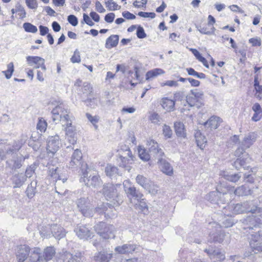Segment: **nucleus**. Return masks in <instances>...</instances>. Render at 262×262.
Wrapping results in <instances>:
<instances>
[{
	"mask_svg": "<svg viewBox=\"0 0 262 262\" xmlns=\"http://www.w3.org/2000/svg\"><path fill=\"white\" fill-rule=\"evenodd\" d=\"M121 190V185L120 184H107L104 185L103 188V193L106 199L110 201L112 204L103 203L104 204H108L106 206L104 213L105 215L109 217H112L114 214H112L108 212V208L111 210V206L115 207L121 205L123 202L122 196L120 194Z\"/></svg>",
	"mask_w": 262,
	"mask_h": 262,
	"instance_id": "nucleus-1",
	"label": "nucleus"
},
{
	"mask_svg": "<svg viewBox=\"0 0 262 262\" xmlns=\"http://www.w3.org/2000/svg\"><path fill=\"white\" fill-rule=\"evenodd\" d=\"M51 113L52 120L55 123L60 122L62 126H65L66 124H72L71 117L69 115L70 111L63 103L58 102Z\"/></svg>",
	"mask_w": 262,
	"mask_h": 262,
	"instance_id": "nucleus-2",
	"label": "nucleus"
},
{
	"mask_svg": "<svg viewBox=\"0 0 262 262\" xmlns=\"http://www.w3.org/2000/svg\"><path fill=\"white\" fill-rule=\"evenodd\" d=\"M76 204L79 210L84 216L86 217L93 216L95 212H98L99 214L104 213L106 206L108 205V204H101L94 209L88 198H81L78 199Z\"/></svg>",
	"mask_w": 262,
	"mask_h": 262,
	"instance_id": "nucleus-3",
	"label": "nucleus"
},
{
	"mask_svg": "<svg viewBox=\"0 0 262 262\" xmlns=\"http://www.w3.org/2000/svg\"><path fill=\"white\" fill-rule=\"evenodd\" d=\"M55 254V250L53 247H47L43 252L44 258L40 255V249L34 248L31 250L29 256V262H47L52 259Z\"/></svg>",
	"mask_w": 262,
	"mask_h": 262,
	"instance_id": "nucleus-4",
	"label": "nucleus"
},
{
	"mask_svg": "<svg viewBox=\"0 0 262 262\" xmlns=\"http://www.w3.org/2000/svg\"><path fill=\"white\" fill-rule=\"evenodd\" d=\"M95 231L103 238H114V227L112 225H107L104 222H100L95 227Z\"/></svg>",
	"mask_w": 262,
	"mask_h": 262,
	"instance_id": "nucleus-5",
	"label": "nucleus"
},
{
	"mask_svg": "<svg viewBox=\"0 0 262 262\" xmlns=\"http://www.w3.org/2000/svg\"><path fill=\"white\" fill-rule=\"evenodd\" d=\"M120 156L118 159V162L120 166L126 168L128 171L131 169L130 164H132L135 160V157L133 156L131 150L127 148L125 150L120 151Z\"/></svg>",
	"mask_w": 262,
	"mask_h": 262,
	"instance_id": "nucleus-6",
	"label": "nucleus"
},
{
	"mask_svg": "<svg viewBox=\"0 0 262 262\" xmlns=\"http://www.w3.org/2000/svg\"><path fill=\"white\" fill-rule=\"evenodd\" d=\"M123 186L130 203L133 204L136 201L139 202L143 198V195L141 193L137 191L135 187L130 186L129 181H125Z\"/></svg>",
	"mask_w": 262,
	"mask_h": 262,
	"instance_id": "nucleus-7",
	"label": "nucleus"
},
{
	"mask_svg": "<svg viewBox=\"0 0 262 262\" xmlns=\"http://www.w3.org/2000/svg\"><path fill=\"white\" fill-rule=\"evenodd\" d=\"M222 211L224 215L222 217V220H220V224L215 222L210 223V225L212 227L216 229L220 228L221 227L229 228L232 227L236 222L232 217L233 215L230 212V210L227 211L223 209Z\"/></svg>",
	"mask_w": 262,
	"mask_h": 262,
	"instance_id": "nucleus-8",
	"label": "nucleus"
},
{
	"mask_svg": "<svg viewBox=\"0 0 262 262\" xmlns=\"http://www.w3.org/2000/svg\"><path fill=\"white\" fill-rule=\"evenodd\" d=\"M181 104L183 106L181 108L182 112L186 110L189 111L192 107L195 106L199 108L204 105L202 101H199L190 93L186 96L185 100H181Z\"/></svg>",
	"mask_w": 262,
	"mask_h": 262,
	"instance_id": "nucleus-9",
	"label": "nucleus"
},
{
	"mask_svg": "<svg viewBox=\"0 0 262 262\" xmlns=\"http://www.w3.org/2000/svg\"><path fill=\"white\" fill-rule=\"evenodd\" d=\"M244 230L249 229L251 231L249 233L252 236H253V232L252 230L254 227H256L258 225L262 224V216L260 215L259 217L252 215L249 216L245 219L243 222Z\"/></svg>",
	"mask_w": 262,
	"mask_h": 262,
	"instance_id": "nucleus-10",
	"label": "nucleus"
},
{
	"mask_svg": "<svg viewBox=\"0 0 262 262\" xmlns=\"http://www.w3.org/2000/svg\"><path fill=\"white\" fill-rule=\"evenodd\" d=\"M146 145L151 155H152L155 159H158L164 156V153L162 149L160 148L158 143L153 139H148L147 141Z\"/></svg>",
	"mask_w": 262,
	"mask_h": 262,
	"instance_id": "nucleus-11",
	"label": "nucleus"
},
{
	"mask_svg": "<svg viewBox=\"0 0 262 262\" xmlns=\"http://www.w3.org/2000/svg\"><path fill=\"white\" fill-rule=\"evenodd\" d=\"M254 190L250 189L249 187L246 185H242L236 189H234V187H228L227 193L228 194H234L238 196L249 195L253 194Z\"/></svg>",
	"mask_w": 262,
	"mask_h": 262,
	"instance_id": "nucleus-12",
	"label": "nucleus"
},
{
	"mask_svg": "<svg viewBox=\"0 0 262 262\" xmlns=\"http://www.w3.org/2000/svg\"><path fill=\"white\" fill-rule=\"evenodd\" d=\"M60 145L59 137L58 135L48 138L47 150L48 152L55 154L59 149Z\"/></svg>",
	"mask_w": 262,
	"mask_h": 262,
	"instance_id": "nucleus-13",
	"label": "nucleus"
},
{
	"mask_svg": "<svg viewBox=\"0 0 262 262\" xmlns=\"http://www.w3.org/2000/svg\"><path fill=\"white\" fill-rule=\"evenodd\" d=\"M27 64L30 66L35 65V68H41L42 71L46 72L47 69L45 64V59L39 56H29L26 57Z\"/></svg>",
	"mask_w": 262,
	"mask_h": 262,
	"instance_id": "nucleus-14",
	"label": "nucleus"
},
{
	"mask_svg": "<svg viewBox=\"0 0 262 262\" xmlns=\"http://www.w3.org/2000/svg\"><path fill=\"white\" fill-rule=\"evenodd\" d=\"M57 262H82V260L80 256L73 255L70 252L63 251L62 253L59 254Z\"/></svg>",
	"mask_w": 262,
	"mask_h": 262,
	"instance_id": "nucleus-15",
	"label": "nucleus"
},
{
	"mask_svg": "<svg viewBox=\"0 0 262 262\" xmlns=\"http://www.w3.org/2000/svg\"><path fill=\"white\" fill-rule=\"evenodd\" d=\"M66 132V139L68 142L72 145L75 144L77 141L76 129L75 126L71 125L66 124L63 126Z\"/></svg>",
	"mask_w": 262,
	"mask_h": 262,
	"instance_id": "nucleus-16",
	"label": "nucleus"
},
{
	"mask_svg": "<svg viewBox=\"0 0 262 262\" xmlns=\"http://www.w3.org/2000/svg\"><path fill=\"white\" fill-rule=\"evenodd\" d=\"M157 160L160 170L168 176H172L173 174V168L171 165L163 157H160Z\"/></svg>",
	"mask_w": 262,
	"mask_h": 262,
	"instance_id": "nucleus-17",
	"label": "nucleus"
},
{
	"mask_svg": "<svg viewBox=\"0 0 262 262\" xmlns=\"http://www.w3.org/2000/svg\"><path fill=\"white\" fill-rule=\"evenodd\" d=\"M83 181L88 187L97 188L99 187L102 184V182L98 176H90L89 178H86L87 176L86 171L83 172Z\"/></svg>",
	"mask_w": 262,
	"mask_h": 262,
	"instance_id": "nucleus-18",
	"label": "nucleus"
},
{
	"mask_svg": "<svg viewBox=\"0 0 262 262\" xmlns=\"http://www.w3.org/2000/svg\"><path fill=\"white\" fill-rule=\"evenodd\" d=\"M76 234L81 239L86 240L93 236V233L85 226H77L74 230Z\"/></svg>",
	"mask_w": 262,
	"mask_h": 262,
	"instance_id": "nucleus-19",
	"label": "nucleus"
},
{
	"mask_svg": "<svg viewBox=\"0 0 262 262\" xmlns=\"http://www.w3.org/2000/svg\"><path fill=\"white\" fill-rule=\"evenodd\" d=\"M82 154L80 150L76 149L73 153L69 163V167L75 168L81 164Z\"/></svg>",
	"mask_w": 262,
	"mask_h": 262,
	"instance_id": "nucleus-20",
	"label": "nucleus"
},
{
	"mask_svg": "<svg viewBox=\"0 0 262 262\" xmlns=\"http://www.w3.org/2000/svg\"><path fill=\"white\" fill-rule=\"evenodd\" d=\"M48 174L50 177L52 178L56 183L57 181H61L62 183H65L67 180V177L62 174H59V168L55 166H52L49 167Z\"/></svg>",
	"mask_w": 262,
	"mask_h": 262,
	"instance_id": "nucleus-21",
	"label": "nucleus"
},
{
	"mask_svg": "<svg viewBox=\"0 0 262 262\" xmlns=\"http://www.w3.org/2000/svg\"><path fill=\"white\" fill-rule=\"evenodd\" d=\"M30 249L28 246L24 245L18 247L16 257L19 262H24L28 257L29 253L31 254Z\"/></svg>",
	"mask_w": 262,
	"mask_h": 262,
	"instance_id": "nucleus-22",
	"label": "nucleus"
},
{
	"mask_svg": "<svg viewBox=\"0 0 262 262\" xmlns=\"http://www.w3.org/2000/svg\"><path fill=\"white\" fill-rule=\"evenodd\" d=\"M228 196V193H223L219 192L218 189L217 191H212L208 194L207 199L212 203L219 204V201H221L222 198H225Z\"/></svg>",
	"mask_w": 262,
	"mask_h": 262,
	"instance_id": "nucleus-23",
	"label": "nucleus"
},
{
	"mask_svg": "<svg viewBox=\"0 0 262 262\" xmlns=\"http://www.w3.org/2000/svg\"><path fill=\"white\" fill-rule=\"evenodd\" d=\"M243 208H245V205H243V203L227 204L223 207L224 210H230L232 215L244 213Z\"/></svg>",
	"mask_w": 262,
	"mask_h": 262,
	"instance_id": "nucleus-24",
	"label": "nucleus"
},
{
	"mask_svg": "<svg viewBox=\"0 0 262 262\" xmlns=\"http://www.w3.org/2000/svg\"><path fill=\"white\" fill-rule=\"evenodd\" d=\"M206 252L211 259H213L215 262H220L225 258L224 253L219 250H213L212 248L205 249Z\"/></svg>",
	"mask_w": 262,
	"mask_h": 262,
	"instance_id": "nucleus-25",
	"label": "nucleus"
},
{
	"mask_svg": "<svg viewBox=\"0 0 262 262\" xmlns=\"http://www.w3.org/2000/svg\"><path fill=\"white\" fill-rule=\"evenodd\" d=\"M50 230L52 235L58 239L64 237L66 234L65 230L62 227L57 224L51 226Z\"/></svg>",
	"mask_w": 262,
	"mask_h": 262,
	"instance_id": "nucleus-26",
	"label": "nucleus"
},
{
	"mask_svg": "<svg viewBox=\"0 0 262 262\" xmlns=\"http://www.w3.org/2000/svg\"><path fill=\"white\" fill-rule=\"evenodd\" d=\"M257 138L256 134L254 133H250L246 135L242 142V146L244 148H249L255 142Z\"/></svg>",
	"mask_w": 262,
	"mask_h": 262,
	"instance_id": "nucleus-27",
	"label": "nucleus"
},
{
	"mask_svg": "<svg viewBox=\"0 0 262 262\" xmlns=\"http://www.w3.org/2000/svg\"><path fill=\"white\" fill-rule=\"evenodd\" d=\"M112 257V253L106 251L96 253L94 256L95 262H108Z\"/></svg>",
	"mask_w": 262,
	"mask_h": 262,
	"instance_id": "nucleus-28",
	"label": "nucleus"
},
{
	"mask_svg": "<svg viewBox=\"0 0 262 262\" xmlns=\"http://www.w3.org/2000/svg\"><path fill=\"white\" fill-rule=\"evenodd\" d=\"M221 122L219 117L212 116L205 123L204 125L206 127L210 128V130L215 129L220 125Z\"/></svg>",
	"mask_w": 262,
	"mask_h": 262,
	"instance_id": "nucleus-29",
	"label": "nucleus"
},
{
	"mask_svg": "<svg viewBox=\"0 0 262 262\" xmlns=\"http://www.w3.org/2000/svg\"><path fill=\"white\" fill-rule=\"evenodd\" d=\"M136 249V246L131 244H124L121 246L116 247L115 251L120 254L132 253Z\"/></svg>",
	"mask_w": 262,
	"mask_h": 262,
	"instance_id": "nucleus-30",
	"label": "nucleus"
},
{
	"mask_svg": "<svg viewBox=\"0 0 262 262\" xmlns=\"http://www.w3.org/2000/svg\"><path fill=\"white\" fill-rule=\"evenodd\" d=\"M174 130L176 135L180 138H185L186 133L184 125L181 122H176L174 124Z\"/></svg>",
	"mask_w": 262,
	"mask_h": 262,
	"instance_id": "nucleus-31",
	"label": "nucleus"
},
{
	"mask_svg": "<svg viewBox=\"0 0 262 262\" xmlns=\"http://www.w3.org/2000/svg\"><path fill=\"white\" fill-rule=\"evenodd\" d=\"M162 107L168 112L174 110L175 101L168 98H163L161 101Z\"/></svg>",
	"mask_w": 262,
	"mask_h": 262,
	"instance_id": "nucleus-32",
	"label": "nucleus"
},
{
	"mask_svg": "<svg viewBox=\"0 0 262 262\" xmlns=\"http://www.w3.org/2000/svg\"><path fill=\"white\" fill-rule=\"evenodd\" d=\"M26 179V177L22 173L15 174L12 178L13 184H14V187H20L23 185Z\"/></svg>",
	"mask_w": 262,
	"mask_h": 262,
	"instance_id": "nucleus-33",
	"label": "nucleus"
},
{
	"mask_svg": "<svg viewBox=\"0 0 262 262\" xmlns=\"http://www.w3.org/2000/svg\"><path fill=\"white\" fill-rule=\"evenodd\" d=\"M195 138L198 146L202 149L205 147L207 143L206 137L202 134L200 130H197L195 133Z\"/></svg>",
	"mask_w": 262,
	"mask_h": 262,
	"instance_id": "nucleus-34",
	"label": "nucleus"
},
{
	"mask_svg": "<svg viewBox=\"0 0 262 262\" xmlns=\"http://www.w3.org/2000/svg\"><path fill=\"white\" fill-rule=\"evenodd\" d=\"M119 36L117 35H112L110 36L106 40L105 47L107 49L117 46L118 43Z\"/></svg>",
	"mask_w": 262,
	"mask_h": 262,
	"instance_id": "nucleus-35",
	"label": "nucleus"
},
{
	"mask_svg": "<svg viewBox=\"0 0 262 262\" xmlns=\"http://www.w3.org/2000/svg\"><path fill=\"white\" fill-rule=\"evenodd\" d=\"M220 175L226 180L232 182H237L241 177L238 173L231 174L227 171H222Z\"/></svg>",
	"mask_w": 262,
	"mask_h": 262,
	"instance_id": "nucleus-36",
	"label": "nucleus"
},
{
	"mask_svg": "<svg viewBox=\"0 0 262 262\" xmlns=\"http://www.w3.org/2000/svg\"><path fill=\"white\" fill-rule=\"evenodd\" d=\"M229 237V234L221 232L217 233L213 237V241L214 242L219 243H226L227 244L229 241L227 239Z\"/></svg>",
	"mask_w": 262,
	"mask_h": 262,
	"instance_id": "nucleus-37",
	"label": "nucleus"
},
{
	"mask_svg": "<svg viewBox=\"0 0 262 262\" xmlns=\"http://www.w3.org/2000/svg\"><path fill=\"white\" fill-rule=\"evenodd\" d=\"M105 172L107 176L113 178L115 177L117 174L121 175L118 172V169L112 165H107L105 167Z\"/></svg>",
	"mask_w": 262,
	"mask_h": 262,
	"instance_id": "nucleus-38",
	"label": "nucleus"
},
{
	"mask_svg": "<svg viewBox=\"0 0 262 262\" xmlns=\"http://www.w3.org/2000/svg\"><path fill=\"white\" fill-rule=\"evenodd\" d=\"M27 139V137L26 136L23 135L21 137V139L19 140H18L17 141H15L13 145V149H9L7 151V153H9V152H13L14 150H18L25 144L26 140Z\"/></svg>",
	"mask_w": 262,
	"mask_h": 262,
	"instance_id": "nucleus-39",
	"label": "nucleus"
},
{
	"mask_svg": "<svg viewBox=\"0 0 262 262\" xmlns=\"http://www.w3.org/2000/svg\"><path fill=\"white\" fill-rule=\"evenodd\" d=\"M136 180V182L144 189L148 188V185L151 181L144 176L140 174L137 176Z\"/></svg>",
	"mask_w": 262,
	"mask_h": 262,
	"instance_id": "nucleus-40",
	"label": "nucleus"
},
{
	"mask_svg": "<svg viewBox=\"0 0 262 262\" xmlns=\"http://www.w3.org/2000/svg\"><path fill=\"white\" fill-rule=\"evenodd\" d=\"M164 73V71L161 69H155L149 71L147 72L146 74V79L148 80L151 78H155L158 75L163 74Z\"/></svg>",
	"mask_w": 262,
	"mask_h": 262,
	"instance_id": "nucleus-41",
	"label": "nucleus"
},
{
	"mask_svg": "<svg viewBox=\"0 0 262 262\" xmlns=\"http://www.w3.org/2000/svg\"><path fill=\"white\" fill-rule=\"evenodd\" d=\"M138 154L139 157L141 160L144 161H147L150 159V155L146 149L143 146L138 147Z\"/></svg>",
	"mask_w": 262,
	"mask_h": 262,
	"instance_id": "nucleus-42",
	"label": "nucleus"
},
{
	"mask_svg": "<svg viewBox=\"0 0 262 262\" xmlns=\"http://www.w3.org/2000/svg\"><path fill=\"white\" fill-rule=\"evenodd\" d=\"M243 205H245V208L244 209V212H254L257 209V206L254 204L253 201H247L243 203Z\"/></svg>",
	"mask_w": 262,
	"mask_h": 262,
	"instance_id": "nucleus-43",
	"label": "nucleus"
},
{
	"mask_svg": "<svg viewBox=\"0 0 262 262\" xmlns=\"http://www.w3.org/2000/svg\"><path fill=\"white\" fill-rule=\"evenodd\" d=\"M36 182H31L26 190L27 195L29 198H32L36 192Z\"/></svg>",
	"mask_w": 262,
	"mask_h": 262,
	"instance_id": "nucleus-44",
	"label": "nucleus"
},
{
	"mask_svg": "<svg viewBox=\"0 0 262 262\" xmlns=\"http://www.w3.org/2000/svg\"><path fill=\"white\" fill-rule=\"evenodd\" d=\"M14 64L13 62H10L7 65V70L6 71H2V73L5 75L7 79L11 78L13 73L14 72Z\"/></svg>",
	"mask_w": 262,
	"mask_h": 262,
	"instance_id": "nucleus-45",
	"label": "nucleus"
},
{
	"mask_svg": "<svg viewBox=\"0 0 262 262\" xmlns=\"http://www.w3.org/2000/svg\"><path fill=\"white\" fill-rule=\"evenodd\" d=\"M250 245L253 252L255 253L262 251V246H261V244L259 242H257L256 239H255V241H251L250 242Z\"/></svg>",
	"mask_w": 262,
	"mask_h": 262,
	"instance_id": "nucleus-46",
	"label": "nucleus"
},
{
	"mask_svg": "<svg viewBox=\"0 0 262 262\" xmlns=\"http://www.w3.org/2000/svg\"><path fill=\"white\" fill-rule=\"evenodd\" d=\"M105 5L106 7L110 11L119 10L121 8V7L114 2L113 0H108L105 2Z\"/></svg>",
	"mask_w": 262,
	"mask_h": 262,
	"instance_id": "nucleus-47",
	"label": "nucleus"
},
{
	"mask_svg": "<svg viewBox=\"0 0 262 262\" xmlns=\"http://www.w3.org/2000/svg\"><path fill=\"white\" fill-rule=\"evenodd\" d=\"M23 28L25 31L35 33L37 32V28L36 26L29 23H25L23 24Z\"/></svg>",
	"mask_w": 262,
	"mask_h": 262,
	"instance_id": "nucleus-48",
	"label": "nucleus"
},
{
	"mask_svg": "<svg viewBox=\"0 0 262 262\" xmlns=\"http://www.w3.org/2000/svg\"><path fill=\"white\" fill-rule=\"evenodd\" d=\"M145 189L148 191L149 193L154 195L157 194L159 192L158 186L151 181L148 185V188H146Z\"/></svg>",
	"mask_w": 262,
	"mask_h": 262,
	"instance_id": "nucleus-49",
	"label": "nucleus"
},
{
	"mask_svg": "<svg viewBox=\"0 0 262 262\" xmlns=\"http://www.w3.org/2000/svg\"><path fill=\"white\" fill-rule=\"evenodd\" d=\"M190 93L199 101H202L204 96V92L198 89L192 90Z\"/></svg>",
	"mask_w": 262,
	"mask_h": 262,
	"instance_id": "nucleus-50",
	"label": "nucleus"
},
{
	"mask_svg": "<svg viewBox=\"0 0 262 262\" xmlns=\"http://www.w3.org/2000/svg\"><path fill=\"white\" fill-rule=\"evenodd\" d=\"M133 204L135 205L136 208H139L142 211H144L145 209H147V205L146 202L142 198V199L138 201H135Z\"/></svg>",
	"mask_w": 262,
	"mask_h": 262,
	"instance_id": "nucleus-51",
	"label": "nucleus"
},
{
	"mask_svg": "<svg viewBox=\"0 0 262 262\" xmlns=\"http://www.w3.org/2000/svg\"><path fill=\"white\" fill-rule=\"evenodd\" d=\"M47 127V123L46 121L42 119H39L36 126L37 130H39L41 133L45 132Z\"/></svg>",
	"mask_w": 262,
	"mask_h": 262,
	"instance_id": "nucleus-52",
	"label": "nucleus"
},
{
	"mask_svg": "<svg viewBox=\"0 0 262 262\" xmlns=\"http://www.w3.org/2000/svg\"><path fill=\"white\" fill-rule=\"evenodd\" d=\"M198 30L201 34L206 35H213L215 30V28L214 27L209 30L207 27H200Z\"/></svg>",
	"mask_w": 262,
	"mask_h": 262,
	"instance_id": "nucleus-53",
	"label": "nucleus"
},
{
	"mask_svg": "<svg viewBox=\"0 0 262 262\" xmlns=\"http://www.w3.org/2000/svg\"><path fill=\"white\" fill-rule=\"evenodd\" d=\"M15 12L18 13V15L20 18H23L26 17V13L24 8L19 4H17L15 6Z\"/></svg>",
	"mask_w": 262,
	"mask_h": 262,
	"instance_id": "nucleus-54",
	"label": "nucleus"
},
{
	"mask_svg": "<svg viewBox=\"0 0 262 262\" xmlns=\"http://www.w3.org/2000/svg\"><path fill=\"white\" fill-rule=\"evenodd\" d=\"M51 226H48L42 227L40 230V235L44 238H48L50 236Z\"/></svg>",
	"mask_w": 262,
	"mask_h": 262,
	"instance_id": "nucleus-55",
	"label": "nucleus"
},
{
	"mask_svg": "<svg viewBox=\"0 0 262 262\" xmlns=\"http://www.w3.org/2000/svg\"><path fill=\"white\" fill-rule=\"evenodd\" d=\"M86 116L88 119L95 126V128H97V125L96 123H98L99 118L97 116H93L91 114L87 113Z\"/></svg>",
	"mask_w": 262,
	"mask_h": 262,
	"instance_id": "nucleus-56",
	"label": "nucleus"
},
{
	"mask_svg": "<svg viewBox=\"0 0 262 262\" xmlns=\"http://www.w3.org/2000/svg\"><path fill=\"white\" fill-rule=\"evenodd\" d=\"M36 168V166L35 164L31 165L29 167H28L26 170L25 176L27 178H30L32 177V174L34 172L35 169Z\"/></svg>",
	"mask_w": 262,
	"mask_h": 262,
	"instance_id": "nucleus-57",
	"label": "nucleus"
},
{
	"mask_svg": "<svg viewBox=\"0 0 262 262\" xmlns=\"http://www.w3.org/2000/svg\"><path fill=\"white\" fill-rule=\"evenodd\" d=\"M163 133L165 137L167 138H170L172 132L169 126L164 125L163 127Z\"/></svg>",
	"mask_w": 262,
	"mask_h": 262,
	"instance_id": "nucleus-58",
	"label": "nucleus"
},
{
	"mask_svg": "<svg viewBox=\"0 0 262 262\" xmlns=\"http://www.w3.org/2000/svg\"><path fill=\"white\" fill-rule=\"evenodd\" d=\"M71 60L73 63H79L81 61L80 56L79 52L76 50L73 55L71 58Z\"/></svg>",
	"mask_w": 262,
	"mask_h": 262,
	"instance_id": "nucleus-59",
	"label": "nucleus"
},
{
	"mask_svg": "<svg viewBox=\"0 0 262 262\" xmlns=\"http://www.w3.org/2000/svg\"><path fill=\"white\" fill-rule=\"evenodd\" d=\"M138 15L141 17L147 18L150 17L151 18H154L156 16V14L154 12H139Z\"/></svg>",
	"mask_w": 262,
	"mask_h": 262,
	"instance_id": "nucleus-60",
	"label": "nucleus"
},
{
	"mask_svg": "<svg viewBox=\"0 0 262 262\" xmlns=\"http://www.w3.org/2000/svg\"><path fill=\"white\" fill-rule=\"evenodd\" d=\"M26 4L31 9H36L37 7V3L36 0H26Z\"/></svg>",
	"mask_w": 262,
	"mask_h": 262,
	"instance_id": "nucleus-61",
	"label": "nucleus"
},
{
	"mask_svg": "<svg viewBox=\"0 0 262 262\" xmlns=\"http://www.w3.org/2000/svg\"><path fill=\"white\" fill-rule=\"evenodd\" d=\"M160 116L157 113H153L150 116V120L155 124L159 123L160 122Z\"/></svg>",
	"mask_w": 262,
	"mask_h": 262,
	"instance_id": "nucleus-62",
	"label": "nucleus"
},
{
	"mask_svg": "<svg viewBox=\"0 0 262 262\" xmlns=\"http://www.w3.org/2000/svg\"><path fill=\"white\" fill-rule=\"evenodd\" d=\"M68 21L73 26H76L78 24V19L74 15H70L68 17Z\"/></svg>",
	"mask_w": 262,
	"mask_h": 262,
	"instance_id": "nucleus-63",
	"label": "nucleus"
},
{
	"mask_svg": "<svg viewBox=\"0 0 262 262\" xmlns=\"http://www.w3.org/2000/svg\"><path fill=\"white\" fill-rule=\"evenodd\" d=\"M137 35L139 38H144L146 37V35L142 27L139 26L137 28Z\"/></svg>",
	"mask_w": 262,
	"mask_h": 262,
	"instance_id": "nucleus-64",
	"label": "nucleus"
}]
</instances>
